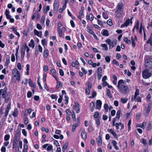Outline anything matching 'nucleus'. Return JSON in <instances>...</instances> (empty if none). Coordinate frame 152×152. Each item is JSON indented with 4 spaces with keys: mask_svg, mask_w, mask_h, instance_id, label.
I'll return each mask as SVG.
<instances>
[{
    "mask_svg": "<svg viewBox=\"0 0 152 152\" xmlns=\"http://www.w3.org/2000/svg\"><path fill=\"white\" fill-rule=\"evenodd\" d=\"M125 84L126 83L123 80H120L118 82L117 87L120 92L123 94H126L129 88L128 86L123 84Z\"/></svg>",
    "mask_w": 152,
    "mask_h": 152,
    "instance_id": "obj_1",
    "label": "nucleus"
},
{
    "mask_svg": "<svg viewBox=\"0 0 152 152\" xmlns=\"http://www.w3.org/2000/svg\"><path fill=\"white\" fill-rule=\"evenodd\" d=\"M7 88L5 86L4 88L0 90V94L2 95V97L5 99V102L7 103L10 99L11 95V94H7Z\"/></svg>",
    "mask_w": 152,
    "mask_h": 152,
    "instance_id": "obj_2",
    "label": "nucleus"
},
{
    "mask_svg": "<svg viewBox=\"0 0 152 152\" xmlns=\"http://www.w3.org/2000/svg\"><path fill=\"white\" fill-rule=\"evenodd\" d=\"M116 7L117 9L115 12V13L116 17L119 18L122 15L124 8V4L122 2L119 3L118 4Z\"/></svg>",
    "mask_w": 152,
    "mask_h": 152,
    "instance_id": "obj_3",
    "label": "nucleus"
},
{
    "mask_svg": "<svg viewBox=\"0 0 152 152\" xmlns=\"http://www.w3.org/2000/svg\"><path fill=\"white\" fill-rule=\"evenodd\" d=\"M145 66L149 69H152V56H148L145 59Z\"/></svg>",
    "mask_w": 152,
    "mask_h": 152,
    "instance_id": "obj_4",
    "label": "nucleus"
},
{
    "mask_svg": "<svg viewBox=\"0 0 152 152\" xmlns=\"http://www.w3.org/2000/svg\"><path fill=\"white\" fill-rule=\"evenodd\" d=\"M149 70L146 68V69L142 71V75L143 78L147 79L151 76L152 73L151 72H149Z\"/></svg>",
    "mask_w": 152,
    "mask_h": 152,
    "instance_id": "obj_5",
    "label": "nucleus"
},
{
    "mask_svg": "<svg viewBox=\"0 0 152 152\" xmlns=\"http://www.w3.org/2000/svg\"><path fill=\"white\" fill-rule=\"evenodd\" d=\"M21 134H15L13 141L12 142V148L14 149L16 147V145L20 139Z\"/></svg>",
    "mask_w": 152,
    "mask_h": 152,
    "instance_id": "obj_6",
    "label": "nucleus"
},
{
    "mask_svg": "<svg viewBox=\"0 0 152 152\" xmlns=\"http://www.w3.org/2000/svg\"><path fill=\"white\" fill-rule=\"evenodd\" d=\"M12 74L14 77L15 78L16 80L18 81L20 80V72L16 68H15L12 72Z\"/></svg>",
    "mask_w": 152,
    "mask_h": 152,
    "instance_id": "obj_7",
    "label": "nucleus"
},
{
    "mask_svg": "<svg viewBox=\"0 0 152 152\" xmlns=\"http://www.w3.org/2000/svg\"><path fill=\"white\" fill-rule=\"evenodd\" d=\"M133 19V17L131 18L130 19L129 18L127 19L124 23L121 25V27L122 28L125 27H127L129 26L130 23H132V20Z\"/></svg>",
    "mask_w": 152,
    "mask_h": 152,
    "instance_id": "obj_8",
    "label": "nucleus"
},
{
    "mask_svg": "<svg viewBox=\"0 0 152 152\" xmlns=\"http://www.w3.org/2000/svg\"><path fill=\"white\" fill-rule=\"evenodd\" d=\"M59 6V1L58 0H55L53 5V11L54 12L57 13Z\"/></svg>",
    "mask_w": 152,
    "mask_h": 152,
    "instance_id": "obj_9",
    "label": "nucleus"
},
{
    "mask_svg": "<svg viewBox=\"0 0 152 152\" xmlns=\"http://www.w3.org/2000/svg\"><path fill=\"white\" fill-rule=\"evenodd\" d=\"M73 108L74 110H76V113H78L80 112V105L78 102H75V104L73 105Z\"/></svg>",
    "mask_w": 152,
    "mask_h": 152,
    "instance_id": "obj_10",
    "label": "nucleus"
},
{
    "mask_svg": "<svg viewBox=\"0 0 152 152\" xmlns=\"http://www.w3.org/2000/svg\"><path fill=\"white\" fill-rule=\"evenodd\" d=\"M116 120L113 118V126H115L116 129L118 130L119 129V126H120L121 125V122H119V123H115Z\"/></svg>",
    "mask_w": 152,
    "mask_h": 152,
    "instance_id": "obj_11",
    "label": "nucleus"
},
{
    "mask_svg": "<svg viewBox=\"0 0 152 152\" xmlns=\"http://www.w3.org/2000/svg\"><path fill=\"white\" fill-rule=\"evenodd\" d=\"M11 103H9L5 109V117L6 118H7L9 111V110H10L11 108Z\"/></svg>",
    "mask_w": 152,
    "mask_h": 152,
    "instance_id": "obj_12",
    "label": "nucleus"
},
{
    "mask_svg": "<svg viewBox=\"0 0 152 152\" xmlns=\"http://www.w3.org/2000/svg\"><path fill=\"white\" fill-rule=\"evenodd\" d=\"M102 102L100 100H97L96 101V109H98L100 110L101 108Z\"/></svg>",
    "mask_w": 152,
    "mask_h": 152,
    "instance_id": "obj_13",
    "label": "nucleus"
},
{
    "mask_svg": "<svg viewBox=\"0 0 152 152\" xmlns=\"http://www.w3.org/2000/svg\"><path fill=\"white\" fill-rule=\"evenodd\" d=\"M132 46L133 48H134L136 46L135 40H137V38L136 36H134V38L133 36L131 37Z\"/></svg>",
    "mask_w": 152,
    "mask_h": 152,
    "instance_id": "obj_14",
    "label": "nucleus"
},
{
    "mask_svg": "<svg viewBox=\"0 0 152 152\" xmlns=\"http://www.w3.org/2000/svg\"><path fill=\"white\" fill-rule=\"evenodd\" d=\"M96 141L98 146H100L102 145V137L101 136H99L98 138L96 139Z\"/></svg>",
    "mask_w": 152,
    "mask_h": 152,
    "instance_id": "obj_15",
    "label": "nucleus"
},
{
    "mask_svg": "<svg viewBox=\"0 0 152 152\" xmlns=\"http://www.w3.org/2000/svg\"><path fill=\"white\" fill-rule=\"evenodd\" d=\"M108 132L111 133L114 137L115 138H118V137L117 135L116 134L115 132L112 129H108Z\"/></svg>",
    "mask_w": 152,
    "mask_h": 152,
    "instance_id": "obj_16",
    "label": "nucleus"
},
{
    "mask_svg": "<svg viewBox=\"0 0 152 152\" xmlns=\"http://www.w3.org/2000/svg\"><path fill=\"white\" fill-rule=\"evenodd\" d=\"M28 84L31 87L34 88H36V85L33 82L32 80L30 79H28Z\"/></svg>",
    "mask_w": 152,
    "mask_h": 152,
    "instance_id": "obj_17",
    "label": "nucleus"
},
{
    "mask_svg": "<svg viewBox=\"0 0 152 152\" xmlns=\"http://www.w3.org/2000/svg\"><path fill=\"white\" fill-rule=\"evenodd\" d=\"M121 113V110L120 109L118 110L117 112L116 117L114 118L117 121L118 120L120 117Z\"/></svg>",
    "mask_w": 152,
    "mask_h": 152,
    "instance_id": "obj_18",
    "label": "nucleus"
},
{
    "mask_svg": "<svg viewBox=\"0 0 152 152\" xmlns=\"http://www.w3.org/2000/svg\"><path fill=\"white\" fill-rule=\"evenodd\" d=\"M49 52L48 49H45L44 50L43 56L45 58H46L49 55Z\"/></svg>",
    "mask_w": 152,
    "mask_h": 152,
    "instance_id": "obj_19",
    "label": "nucleus"
},
{
    "mask_svg": "<svg viewBox=\"0 0 152 152\" xmlns=\"http://www.w3.org/2000/svg\"><path fill=\"white\" fill-rule=\"evenodd\" d=\"M151 108V104L149 103L146 109V111L145 113L146 116H147L149 115V112L150 111Z\"/></svg>",
    "mask_w": 152,
    "mask_h": 152,
    "instance_id": "obj_20",
    "label": "nucleus"
},
{
    "mask_svg": "<svg viewBox=\"0 0 152 152\" xmlns=\"http://www.w3.org/2000/svg\"><path fill=\"white\" fill-rule=\"evenodd\" d=\"M81 136L83 140H86L87 138V133L85 131H83L81 133Z\"/></svg>",
    "mask_w": 152,
    "mask_h": 152,
    "instance_id": "obj_21",
    "label": "nucleus"
},
{
    "mask_svg": "<svg viewBox=\"0 0 152 152\" xmlns=\"http://www.w3.org/2000/svg\"><path fill=\"white\" fill-rule=\"evenodd\" d=\"M101 34L103 36H108L109 35L108 31L106 29H103L101 32Z\"/></svg>",
    "mask_w": 152,
    "mask_h": 152,
    "instance_id": "obj_22",
    "label": "nucleus"
},
{
    "mask_svg": "<svg viewBox=\"0 0 152 152\" xmlns=\"http://www.w3.org/2000/svg\"><path fill=\"white\" fill-rule=\"evenodd\" d=\"M18 114V110L17 108H15L13 112L12 113V115L14 117H16L17 116Z\"/></svg>",
    "mask_w": 152,
    "mask_h": 152,
    "instance_id": "obj_23",
    "label": "nucleus"
},
{
    "mask_svg": "<svg viewBox=\"0 0 152 152\" xmlns=\"http://www.w3.org/2000/svg\"><path fill=\"white\" fill-rule=\"evenodd\" d=\"M95 108L94 102H91L90 104V109L91 112H93Z\"/></svg>",
    "mask_w": 152,
    "mask_h": 152,
    "instance_id": "obj_24",
    "label": "nucleus"
},
{
    "mask_svg": "<svg viewBox=\"0 0 152 152\" xmlns=\"http://www.w3.org/2000/svg\"><path fill=\"white\" fill-rule=\"evenodd\" d=\"M86 28L88 30L87 31L89 34L92 35L94 33V30L92 29L89 26H87Z\"/></svg>",
    "mask_w": 152,
    "mask_h": 152,
    "instance_id": "obj_25",
    "label": "nucleus"
},
{
    "mask_svg": "<svg viewBox=\"0 0 152 152\" xmlns=\"http://www.w3.org/2000/svg\"><path fill=\"white\" fill-rule=\"evenodd\" d=\"M10 14V11L7 9H6L5 10V14L7 19H9L11 18V16L9 15Z\"/></svg>",
    "mask_w": 152,
    "mask_h": 152,
    "instance_id": "obj_26",
    "label": "nucleus"
},
{
    "mask_svg": "<svg viewBox=\"0 0 152 152\" xmlns=\"http://www.w3.org/2000/svg\"><path fill=\"white\" fill-rule=\"evenodd\" d=\"M111 143L116 150H118L119 148L118 146L117 145V142L113 140L111 142Z\"/></svg>",
    "mask_w": 152,
    "mask_h": 152,
    "instance_id": "obj_27",
    "label": "nucleus"
},
{
    "mask_svg": "<svg viewBox=\"0 0 152 152\" xmlns=\"http://www.w3.org/2000/svg\"><path fill=\"white\" fill-rule=\"evenodd\" d=\"M25 53V50L22 48L21 52V59L22 60H23L24 59V56Z\"/></svg>",
    "mask_w": 152,
    "mask_h": 152,
    "instance_id": "obj_28",
    "label": "nucleus"
},
{
    "mask_svg": "<svg viewBox=\"0 0 152 152\" xmlns=\"http://www.w3.org/2000/svg\"><path fill=\"white\" fill-rule=\"evenodd\" d=\"M87 20H89L90 21H92L94 19V16L91 14H90L88 15H87L86 16Z\"/></svg>",
    "mask_w": 152,
    "mask_h": 152,
    "instance_id": "obj_29",
    "label": "nucleus"
},
{
    "mask_svg": "<svg viewBox=\"0 0 152 152\" xmlns=\"http://www.w3.org/2000/svg\"><path fill=\"white\" fill-rule=\"evenodd\" d=\"M68 144L69 143L68 142H66L65 143L64 145L62 148V150L63 152H64L67 149L68 146Z\"/></svg>",
    "mask_w": 152,
    "mask_h": 152,
    "instance_id": "obj_30",
    "label": "nucleus"
},
{
    "mask_svg": "<svg viewBox=\"0 0 152 152\" xmlns=\"http://www.w3.org/2000/svg\"><path fill=\"white\" fill-rule=\"evenodd\" d=\"M28 46L30 47H31L33 48H34L35 46V43L33 39H31L30 42L29 43Z\"/></svg>",
    "mask_w": 152,
    "mask_h": 152,
    "instance_id": "obj_31",
    "label": "nucleus"
},
{
    "mask_svg": "<svg viewBox=\"0 0 152 152\" xmlns=\"http://www.w3.org/2000/svg\"><path fill=\"white\" fill-rule=\"evenodd\" d=\"M116 41H113L111 42L110 45H109V48L110 49H112L115 46V45L116 44Z\"/></svg>",
    "mask_w": 152,
    "mask_h": 152,
    "instance_id": "obj_32",
    "label": "nucleus"
},
{
    "mask_svg": "<svg viewBox=\"0 0 152 152\" xmlns=\"http://www.w3.org/2000/svg\"><path fill=\"white\" fill-rule=\"evenodd\" d=\"M10 57H7L6 58V61L5 63L4 66H6L7 67H8L9 66V64L10 63Z\"/></svg>",
    "mask_w": 152,
    "mask_h": 152,
    "instance_id": "obj_33",
    "label": "nucleus"
},
{
    "mask_svg": "<svg viewBox=\"0 0 152 152\" xmlns=\"http://www.w3.org/2000/svg\"><path fill=\"white\" fill-rule=\"evenodd\" d=\"M34 33L35 35H36L39 37H41L42 36V32H40V35H39V32L36 29L34 30Z\"/></svg>",
    "mask_w": 152,
    "mask_h": 152,
    "instance_id": "obj_34",
    "label": "nucleus"
},
{
    "mask_svg": "<svg viewBox=\"0 0 152 152\" xmlns=\"http://www.w3.org/2000/svg\"><path fill=\"white\" fill-rule=\"evenodd\" d=\"M124 42L126 44L129 45L131 44V42L130 39H128L127 37L124 38Z\"/></svg>",
    "mask_w": 152,
    "mask_h": 152,
    "instance_id": "obj_35",
    "label": "nucleus"
},
{
    "mask_svg": "<svg viewBox=\"0 0 152 152\" xmlns=\"http://www.w3.org/2000/svg\"><path fill=\"white\" fill-rule=\"evenodd\" d=\"M139 91H140L139 89H137L136 90L135 92L134 93V99H135L137 96L139 94Z\"/></svg>",
    "mask_w": 152,
    "mask_h": 152,
    "instance_id": "obj_36",
    "label": "nucleus"
},
{
    "mask_svg": "<svg viewBox=\"0 0 152 152\" xmlns=\"http://www.w3.org/2000/svg\"><path fill=\"white\" fill-rule=\"evenodd\" d=\"M30 65L29 64H27L26 65V75H28L29 74V69H30Z\"/></svg>",
    "mask_w": 152,
    "mask_h": 152,
    "instance_id": "obj_37",
    "label": "nucleus"
},
{
    "mask_svg": "<svg viewBox=\"0 0 152 152\" xmlns=\"http://www.w3.org/2000/svg\"><path fill=\"white\" fill-rule=\"evenodd\" d=\"M79 124H78L76 123L75 124H73L72 126V131L73 132H74L75 131L76 127L79 126Z\"/></svg>",
    "mask_w": 152,
    "mask_h": 152,
    "instance_id": "obj_38",
    "label": "nucleus"
},
{
    "mask_svg": "<svg viewBox=\"0 0 152 152\" xmlns=\"http://www.w3.org/2000/svg\"><path fill=\"white\" fill-rule=\"evenodd\" d=\"M24 116H26V117L24 119V123L25 124H27L28 123V118L27 117V115L26 114H25L24 115Z\"/></svg>",
    "mask_w": 152,
    "mask_h": 152,
    "instance_id": "obj_39",
    "label": "nucleus"
},
{
    "mask_svg": "<svg viewBox=\"0 0 152 152\" xmlns=\"http://www.w3.org/2000/svg\"><path fill=\"white\" fill-rule=\"evenodd\" d=\"M65 100H64V104L66 105H67L69 102V97L67 95L64 96Z\"/></svg>",
    "mask_w": 152,
    "mask_h": 152,
    "instance_id": "obj_40",
    "label": "nucleus"
},
{
    "mask_svg": "<svg viewBox=\"0 0 152 152\" xmlns=\"http://www.w3.org/2000/svg\"><path fill=\"white\" fill-rule=\"evenodd\" d=\"M107 91L106 95L110 98H111L112 97V95L111 94L110 90L109 89H107Z\"/></svg>",
    "mask_w": 152,
    "mask_h": 152,
    "instance_id": "obj_41",
    "label": "nucleus"
},
{
    "mask_svg": "<svg viewBox=\"0 0 152 152\" xmlns=\"http://www.w3.org/2000/svg\"><path fill=\"white\" fill-rule=\"evenodd\" d=\"M19 48V45H18L16 48V52L15 53V56L16 57V60L18 59V50Z\"/></svg>",
    "mask_w": 152,
    "mask_h": 152,
    "instance_id": "obj_42",
    "label": "nucleus"
},
{
    "mask_svg": "<svg viewBox=\"0 0 152 152\" xmlns=\"http://www.w3.org/2000/svg\"><path fill=\"white\" fill-rule=\"evenodd\" d=\"M139 23L138 20L137 21V23L134 26V27L136 29V30H138L139 28Z\"/></svg>",
    "mask_w": 152,
    "mask_h": 152,
    "instance_id": "obj_43",
    "label": "nucleus"
},
{
    "mask_svg": "<svg viewBox=\"0 0 152 152\" xmlns=\"http://www.w3.org/2000/svg\"><path fill=\"white\" fill-rule=\"evenodd\" d=\"M66 4H64L62 6V8H60L59 9L58 11L59 12L61 13L63 11L65 10L66 7Z\"/></svg>",
    "mask_w": 152,
    "mask_h": 152,
    "instance_id": "obj_44",
    "label": "nucleus"
},
{
    "mask_svg": "<svg viewBox=\"0 0 152 152\" xmlns=\"http://www.w3.org/2000/svg\"><path fill=\"white\" fill-rule=\"evenodd\" d=\"M102 15L103 18L105 19H107L109 18L108 15L107 14L104 12L102 13Z\"/></svg>",
    "mask_w": 152,
    "mask_h": 152,
    "instance_id": "obj_45",
    "label": "nucleus"
},
{
    "mask_svg": "<svg viewBox=\"0 0 152 152\" xmlns=\"http://www.w3.org/2000/svg\"><path fill=\"white\" fill-rule=\"evenodd\" d=\"M104 109L105 111L106 112H107L109 108L108 104L107 103H105L104 105Z\"/></svg>",
    "mask_w": 152,
    "mask_h": 152,
    "instance_id": "obj_46",
    "label": "nucleus"
},
{
    "mask_svg": "<svg viewBox=\"0 0 152 152\" xmlns=\"http://www.w3.org/2000/svg\"><path fill=\"white\" fill-rule=\"evenodd\" d=\"M152 128V125L151 123V122H150L147 127V130L148 131H149Z\"/></svg>",
    "mask_w": 152,
    "mask_h": 152,
    "instance_id": "obj_47",
    "label": "nucleus"
},
{
    "mask_svg": "<svg viewBox=\"0 0 152 152\" xmlns=\"http://www.w3.org/2000/svg\"><path fill=\"white\" fill-rule=\"evenodd\" d=\"M58 29L59 36L61 37L62 36V31L60 28H58Z\"/></svg>",
    "mask_w": 152,
    "mask_h": 152,
    "instance_id": "obj_48",
    "label": "nucleus"
},
{
    "mask_svg": "<svg viewBox=\"0 0 152 152\" xmlns=\"http://www.w3.org/2000/svg\"><path fill=\"white\" fill-rule=\"evenodd\" d=\"M53 143L57 147L60 146V145L58 142V141L54 139L53 138Z\"/></svg>",
    "mask_w": 152,
    "mask_h": 152,
    "instance_id": "obj_49",
    "label": "nucleus"
},
{
    "mask_svg": "<svg viewBox=\"0 0 152 152\" xmlns=\"http://www.w3.org/2000/svg\"><path fill=\"white\" fill-rule=\"evenodd\" d=\"M66 114L68 116H70L71 115V111L69 109H67L66 110Z\"/></svg>",
    "mask_w": 152,
    "mask_h": 152,
    "instance_id": "obj_50",
    "label": "nucleus"
},
{
    "mask_svg": "<svg viewBox=\"0 0 152 152\" xmlns=\"http://www.w3.org/2000/svg\"><path fill=\"white\" fill-rule=\"evenodd\" d=\"M10 138V135L9 134H6L4 137V140L5 141H8Z\"/></svg>",
    "mask_w": 152,
    "mask_h": 152,
    "instance_id": "obj_51",
    "label": "nucleus"
},
{
    "mask_svg": "<svg viewBox=\"0 0 152 152\" xmlns=\"http://www.w3.org/2000/svg\"><path fill=\"white\" fill-rule=\"evenodd\" d=\"M50 10V7L49 6H47L46 8L44 9V13L46 14L48 11Z\"/></svg>",
    "mask_w": 152,
    "mask_h": 152,
    "instance_id": "obj_52",
    "label": "nucleus"
},
{
    "mask_svg": "<svg viewBox=\"0 0 152 152\" xmlns=\"http://www.w3.org/2000/svg\"><path fill=\"white\" fill-rule=\"evenodd\" d=\"M99 113L98 112H96L94 115V117L95 118H99Z\"/></svg>",
    "mask_w": 152,
    "mask_h": 152,
    "instance_id": "obj_53",
    "label": "nucleus"
},
{
    "mask_svg": "<svg viewBox=\"0 0 152 152\" xmlns=\"http://www.w3.org/2000/svg\"><path fill=\"white\" fill-rule=\"evenodd\" d=\"M101 46L102 47L104 48V50L105 51L107 50L108 49V47L107 45L106 44H102L101 45Z\"/></svg>",
    "mask_w": 152,
    "mask_h": 152,
    "instance_id": "obj_54",
    "label": "nucleus"
},
{
    "mask_svg": "<svg viewBox=\"0 0 152 152\" xmlns=\"http://www.w3.org/2000/svg\"><path fill=\"white\" fill-rule=\"evenodd\" d=\"M93 130L94 129L92 125H90L88 129V132L91 133L93 131Z\"/></svg>",
    "mask_w": 152,
    "mask_h": 152,
    "instance_id": "obj_55",
    "label": "nucleus"
},
{
    "mask_svg": "<svg viewBox=\"0 0 152 152\" xmlns=\"http://www.w3.org/2000/svg\"><path fill=\"white\" fill-rule=\"evenodd\" d=\"M88 85V88H89V89H91L92 88V84L91 83H90L89 81H88L86 83Z\"/></svg>",
    "mask_w": 152,
    "mask_h": 152,
    "instance_id": "obj_56",
    "label": "nucleus"
},
{
    "mask_svg": "<svg viewBox=\"0 0 152 152\" xmlns=\"http://www.w3.org/2000/svg\"><path fill=\"white\" fill-rule=\"evenodd\" d=\"M95 121L96 124L97 126H99L100 124V121L99 120V118H96Z\"/></svg>",
    "mask_w": 152,
    "mask_h": 152,
    "instance_id": "obj_57",
    "label": "nucleus"
},
{
    "mask_svg": "<svg viewBox=\"0 0 152 152\" xmlns=\"http://www.w3.org/2000/svg\"><path fill=\"white\" fill-rule=\"evenodd\" d=\"M110 58L109 56H106L105 57V60L106 62L108 63H109L110 61Z\"/></svg>",
    "mask_w": 152,
    "mask_h": 152,
    "instance_id": "obj_58",
    "label": "nucleus"
},
{
    "mask_svg": "<svg viewBox=\"0 0 152 152\" xmlns=\"http://www.w3.org/2000/svg\"><path fill=\"white\" fill-rule=\"evenodd\" d=\"M107 24L109 26H111L113 25L112 20L111 19H109L107 21Z\"/></svg>",
    "mask_w": 152,
    "mask_h": 152,
    "instance_id": "obj_59",
    "label": "nucleus"
},
{
    "mask_svg": "<svg viewBox=\"0 0 152 152\" xmlns=\"http://www.w3.org/2000/svg\"><path fill=\"white\" fill-rule=\"evenodd\" d=\"M59 73L60 75L61 76H64V72L62 69H59Z\"/></svg>",
    "mask_w": 152,
    "mask_h": 152,
    "instance_id": "obj_60",
    "label": "nucleus"
},
{
    "mask_svg": "<svg viewBox=\"0 0 152 152\" xmlns=\"http://www.w3.org/2000/svg\"><path fill=\"white\" fill-rule=\"evenodd\" d=\"M41 43L42 45L44 46L47 44V42L45 39H43L42 40Z\"/></svg>",
    "mask_w": 152,
    "mask_h": 152,
    "instance_id": "obj_61",
    "label": "nucleus"
},
{
    "mask_svg": "<svg viewBox=\"0 0 152 152\" xmlns=\"http://www.w3.org/2000/svg\"><path fill=\"white\" fill-rule=\"evenodd\" d=\"M27 97L28 98H31L32 96V94L31 92L30 91H28L27 93Z\"/></svg>",
    "mask_w": 152,
    "mask_h": 152,
    "instance_id": "obj_62",
    "label": "nucleus"
},
{
    "mask_svg": "<svg viewBox=\"0 0 152 152\" xmlns=\"http://www.w3.org/2000/svg\"><path fill=\"white\" fill-rule=\"evenodd\" d=\"M45 20V17L44 16H42V17L41 18V19L40 21V23L42 24H43L44 23Z\"/></svg>",
    "mask_w": 152,
    "mask_h": 152,
    "instance_id": "obj_63",
    "label": "nucleus"
},
{
    "mask_svg": "<svg viewBox=\"0 0 152 152\" xmlns=\"http://www.w3.org/2000/svg\"><path fill=\"white\" fill-rule=\"evenodd\" d=\"M121 101L122 103H126L128 101L127 99H124L123 98H121Z\"/></svg>",
    "mask_w": 152,
    "mask_h": 152,
    "instance_id": "obj_64",
    "label": "nucleus"
}]
</instances>
